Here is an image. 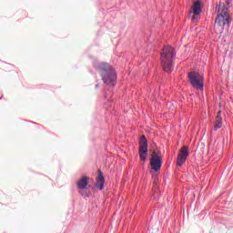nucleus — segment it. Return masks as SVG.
<instances>
[{"label":"nucleus","instance_id":"obj_2","mask_svg":"<svg viewBox=\"0 0 233 233\" xmlns=\"http://www.w3.org/2000/svg\"><path fill=\"white\" fill-rule=\"evenodd\" d=\"M174 57H176V49L170 46H165L160 55L161 66L165 72L171 74L174 70Z\"/></svg>","mask_w":233,"mask_h":233},{"label":"nucleus","instance_id":"obj_9","mask_svg":"<svg viewBox=\"0 0 233 233\" xmlns=\"http://www.w3.org/2000/svg\"><path fill=\"white\" fill-rule=\"evenodd\" d=\"M192 12L195 15H199V14H201L202 12V8H201V2L197 1L193 4L192 5Z\"/></svg>","mask_w":233,"mask_h":233},{"label":"nucleus","instance_id":"obj_16","mask_svg":"<svg viewBox=\"0 0 233 233\" xmlns=\"http://www.w3.org/2000/svg\"><path fill=\"white\" fill-rule=\"evenodd\" d=\"M0 99H3V96H1Z\"/></svg>","mask_w":233,"mask_h":233},{"label":"nucleus","instance_id":"obj_4","mask_svg":"<svg viewBox=\"0 0 233 233\" xmlns=\"http://www.w3.org/2000/svg\"><path fill=\"white\" fill-rule=\"evenodd\" d=\"M187 78L193 88H196V90H203L205 86V77L203 75L196 71H191L188 73Z\"/></svg>","mask_w":233,"mask_h":233},{"label":"nucleus","instance_id":"obj_6","mask_svg":"<svg viewBox=\"0 0 233 233\" xmlns=\"http://www.w3.org/2000/svg\"><path fill=\"white\" fill-rule=\"evenodd\" d=\"M188 156H190V152H188V147H182L177 155V167H183L184 163L187 162V157H188Z\"/></svg>","mask_w":233,"mask_h":233},{"label":"nucleus","instance_id":"obj_11","mask_svg":"<svg viewBox=\"0 0 233 233\" xmlns=\"http://www.w3.org/2000/svg\"><path fill=\"white\" fill-rule=\"evenodd\" d=\"M88 186V177H83L78 182H77V188L80 190H85L86 187Z\"/></svg>","mask_w":233,"mask_h":233},{"label":"nucleus","instance_id":"obj_15","mask_svg":"<svg viewBox=\"0 0 233 233\" xmlns=\"http://www.w3.org/2000/svg\"><path fill=\"white\" fill-rule=\"evenodd\" d=\"M95 88H99V84H96V85L95 86Z\"/></svg>","mask_w":233,"mask_h":233},{"label":"nucleus","instance_id":"obj_5","mask_svg":"<svg viewBox=\"0 0 233 233\" xmlns=\"http://www.w3.org/2000/svg\"><path fill=\"white\" fill-rule=\"evenodd\" d=\"M150 165L155 172L161 170V166L163 165V158L156 151H154L151 155Z\"/></svg>","mask_w":233,"mask_h":233},{"label":"nucleus","instance_id":"obj_3","mask_svg":"<svg viewBox=\"0 0 233 233\" xmlns=\"http://www.w3.org/2000/svg\"><path fill=\"white\" fill-rule=\"evenodd\" d=\"M216 12H218L215 23L218 25V26H222L225 28L227 26H230V13H228V7L225 6V4H219L216 6Z\"/></svg>","mask_w":233,"mask_h":233},{"label":"nucleus","instance_id":"obj_17","mask_svg":"<svg viewBox=\"0 0 233 233\" xmlns=\"http://www.w3.org/2000/svg\"><path fill=\"white\" fill-rule=\"evenodd\" d=\"M105 97H107L106 95L105 96Z\"/></svg>","mask_w":233,"mask_h":233},{"label":"nucleus","instance_id":"obj_1","mask_svg":"<svg viewBox=\"0 0 233 233\" xmlns=\"http://www.w3.org/2000/svg\"><path fill=\"white\" fill-rule=\"evenodd\" d=\"M93 66L106 86H116L117 82V73L112 66L106 62H95Z\"/></svg>","mask_w":233,"mask_h":233},{"label":"nucleus","instance_id":"obj_7","mask_svg":"<svg viewBox=\"0 0 233 233\" xmlns=\"http://www.w3.org/2000/svg\"><path fill=\"white\" fill-rule=\"evenodd\" d=\"M138 151H142L143 154H148V140L147 139V137H145V135L140 137L138 140Z\"/></svg>","mask_w":233,"mask_h":233},{"label":"nucleus","instance_id":"obj_10","mask_svg":"<svg viewBox=\"0 0 233 233\" xmlns=\"http://www.w3.org/2000/svg\"><path fill=\"white\" fill-rule=\"evenodd\" d=\"M219 112L217 115V118L215 120V124H214V130L215 132H218V130H219V128H221V127H223V118L221 117V116H219Z\"/></svg>","mask_w":233,"mask_h":233},{"label":"nucleus","instance_id":"obj_14","mask_svg":"<svg viewBox=\"0 0 233 233\" xmlns=\"http://www.w3.org/2000/svg\"><path fill=\"white\" fill-rule=\"evenodd\" d=\"M82 195L84 196V198H88L87 193H86V194H82Z\"/></svg>","mask_w":233,"mask_h":233},{"label":"nucleus","instance_id":"obj_8","mask_svg":"<svg viewBox=\"0 0 233 233\" xmlns=\"http://www.w3.org/2000/svg\"><path fill=\"white\" fill-rule=\"evenodd\" d=\"M95 187L98 190H103L105 188V176H103V171H101V169H98V177L96 178Z\"/></svg>","mask_w":233,"mask_h":233},{"label":"nucleus","instance_id":"obj_12","mask_svg":"<svg viewBox=\"0 0 233 233\" xmlns=\"http://www.w3.org/2000/svg\"><path fill=\"white\" fill-rule=\"evenodd\" d=\"M138 154L140 156L141 161H147V154H148V153H143L142 151H138Z\"/></svg>","mask_w":233,"mask_h":233},{"label":"nucleus","instance_id":"obj_13","mask_svg":"<svg viewBox=\"0 0 233 233\" xmlns=\"http://www.w3.org/2000/svg\"><path fill=\"white\" fill-rule=\"evenodd\" d=\"M230 3H232V0H226V5H228V6L230 5Z\"/></svg>","mask_w":233,"mask_h":233}]
</instances>
